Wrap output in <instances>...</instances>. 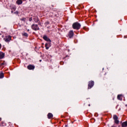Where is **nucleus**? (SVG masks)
I'll return each mask as SVG.
<instances>
[{"label": "nucleus", "mask_w": 127, "mask_h": 127, "mask_svg": "<svg viewBox=\"0 0 127 127\" xmlns=\"http://www.w3.org/2000/svg\"><path fill=\"white\" fill-rule=\"evenodd\" d=\"M72 28L73 29H76L78 30L81 28V24L78 22H75L72 24Z\"/></svg>", "instance_id": "nucleus-1"}, {"label": "nucleus", "mask_w": 127, "mask_h": 127, "mask_svg": "<svg viewBox=\"0 0 127 127\" xmlns=\"http://www.w3.org/2000/svg\"><path fill=\"white\" fill-rule=\"evenodd\" d=\"M32 28L33 30H39V27L37 24H33L32 25Z\"/></svg>", "instance_id": "nucleus-2"}, {"label": "nucleus", "mask_w": 127, "mask_h": 127, "mask_svg": "<svg viewBox=\"0 0 127 127\" xmlns=\"http://www.w3.org/2000/svg\"><path fill=\"white\" fill-rule=\"evenodd\" d=\"M113 119L115 121V124H119V123H120V122L119 121V120H118V116L117 115H114L113 116Z\"/></svg>", "instance_id": "nucleus-3"}, {"label": "nucleus", "mask_w": 127, "mask_h": 127, "mask_svg": "<svg viewBox=\"0 0 127 127\" xmlns=\"http://www.w3.org/2000/svg\"><path fill=\"white\" fill-rule=\"evenodd\" d=\"M94 86V81H90L89 82L88 84V89H91Z\"/></svg>", "instance_id": "nucleus-4"}, {"label": "nucleus", "mask_w": 127, "mask_h": 127, "mask_svg": "<svg viewBox=\"0 0 127 127\" xmlns=\"http://www.w3.org/2000/svg\"><path fill=\"white\" fill-rule=\"evenodd\" d=\"M34 68H35V66L32 64H29L27 66V68L29 70H34Z\"/></svg>", "instance_id": "nucleus-5"}, {"label": "nucleus", "mask_w": 127, "mask_h": 127, "mask_svg": "<svg viewBox=\"0 0 127 127\" xmlns=\"http://www.w3.org/2000/svg\"><path fill=\"white\" fill-rule=\"evenodd\" d=\"M73 35H74V32H73V31H70L68 34V37H69V38H72Z\"/></svg>", "instance_id": "nucleus-6"}, {"label": "nucleus", "mask_w": 127, "mask_h": 127, "mask_svg": "<svg viewBox=\"0 0 127 127\" xmlns=\"http://www.w3.org/2000/svg\"><path fill=\"white\" fill-rule=\"evenodd\" d=\"M4 40L6 42H8L10 40H11V36H7L4 39Z\"/></svg>", "instance_id": "nucleus-7"}, {"label": "nucleus", "mask_w": 127, "mask_h": 127, "mask_svg": "<svg viewBox=\"0 0 127 127\" xmlns=\"http://www.w3.org/2000/svg\"><path fill=\"white\" fill-rule=\"evenodd\" d=\"M43 39H44V40H46V41H49L50 42H51V40H50V39L47 37V36H44Z\"/></svg>", "instance_id": "nucleus-8"}, {"label": "nucleus", "mask_w": 127, "mask_h": 127, "mask_svg": "<svg viewBox=\"0 0 127 127\" xmlns=\"http://www.w3.org/2000/svg\"><path fill=\"white\" fill-rule=\"evenodd\" d=\"M4 57V53L0 52V59H2Z\"/></svg>", "instance_id": "nucleus-9"}, {"label": "nucleus", "mask_w": 127, "mask_h": 127, "mask_svg": "<svg viewBox=\"0 0 127 127\" xmlns=\"http://www.w3.org/2000/svg\"><path fill=\"white\" fill-rule=\"evenodd\" d=\"M123 95H118L117 98L118 100L122 101L123 100Z\"/></svg>", "instance_id": "nucleus-10"}, {"label": "nucleus", "mask_w": 127, "mask_h": 127, "mask_svg": "<svg viewBox=\"0 0 127 127\" xmlns=\"http://www.w3.org/2000/svg\"><path fill=\"white\" fill-rule=\"evenodd\" d=\"M16 3H17V4H22V0H17L16 1Z\"/></svg>", "instance_id": "nucleus-11"}, {"label": "nucleus", "mask_w": 127, "mask_h": 127, "mask_svg": "<svg viewBox=\"0 0 127 127\" xmlns=\"http://www.w3.org/2000/svg\"><path fill=\"white\" fill-rule=\"evenodd\" d=\"M48 119H52V118H53V115L52 113H49L48 115Z\"/></svg>", "instance_id": "nucleus-12"}, {"label": "nucleus", "mask_w": 127, "mask_h": 127, "mask_svg": "<svg viewBox=\"0 0 127 127\" xmlns=\"http://www.w3.org/2000/svg\"><path fill=\"white\" fill-rule=\"evenodd\" d=\"M122 127H127V122H124L122 124Z\"/></svg>", "instance_id": "nucleus-13"}, {"label": "nucleus", "mask_w": 127, "mask_h": 127, "mask_svg": "<svg viewBox=\"0 0 127 127\" xmlns=\"http://www.w3.org/2000/svg\"><path fill=\"white\" fill-rule=\"evenodd\" d=\"M34 20L35 22H39V20L38 19V17L37 16H35L34 18Z\"/></svg>", "instance_id": "nucleus-14"}, {"label": "nucleus", "mask_w": 127, "mask_h": 127, "mask_svg": "<svg viewBox=\"0 0 127 127\" xmlns=\"http://www.w3.org/2000/svg\"><path fill=\"white\" fill-rule=\"evenodd\" d=\"M4 76L3 73L1 72L0 74V79H1L2 78H3V77Z\"/></svg>", "instance_id": "nucleus-15"}, {"label": "nucleus", "mask_w": 127, "mask_h": 127, "mask_svg": "<svg viewBox=\"0 0 127 127\" xmlns=\"http://www.w3.org/2000/svg\"><path fill=\"white\" fill-rule=\"evenodd\" d=\"M45 47H46V49L47 50V49H49V47H48V44L46 43L45 44Z\"/></svg>", "instance_id": "nucleus-16"}, {"label": "nucleus", "mask_w": 127, "mask_h": 127, "mask_svg": "<svg viewBox=\"0 0 127 127\" xmlns=\"http://www.w3.org/2000/svg\"><path fill=\"white\" fill-rule=\"evenodd\" d=\"M23 35H24V36H26V37L28 36V35L26 33H24Z\"/></svg>", "instance_id": "nucleus-17"}, {"label": "nucleus", "mask_w": 127, "mask_h": 127, "mask_svg": "<svg viewBox=\"0 0 127 127\" xmlns=\"http://www.w3.org/2000/svg\"><path fill=\"white\" fill-rule=\"evenodd\" d=\"M4 64H5V63H4V62L0 63V65L1 66H2V65H4Z\"/></svg>", "instance_id": "nucleus-18"}, {"label": "nucleus", "mask_w": 127, "mask_h": 127, "mask_svg": "<svg viewBox=\"0 0 127 127\" xmlns=\"http://www.w3.org/2000/svg\"><path fill=\"white\" fill-rule=\"evenodd\" d=\"M31 20H32V18H30V21H31Z\"/></svg>", "instance_id": "nucleus-19"}, {"label": "nucleus", "mask_w": 127, "mask_h": 127, "mask_svg": "<svg viewBox=\"0 0 127 127\" xmlns=\"http://www.w3.org/2000/svg\"><path fill=\"white\" fill-rule=\"evenodd\" d=\"M1 48V44H0V49Z\"/></svg>", "instance_id": "nucleus-20"}, {"label": "nucleus", "mask_w": 127, "mask_h": 127, "mask_svg": "<svg viewBox=\"0 0 127 127\" xmlns=\"http://www.w3.org/2000/svg\"><path fill=\"white\" fill-rule=\"evenodd\" d=\"M60 63H61V64H64V63H63V62H61Z\"/></svg>", "instance_id": "nucleus-21"}, {"label": "nucleus", "mask_w": 127, "mask_h": 127, "mask_svg": "<svg viewBox=\"0 0 127 127\" xmlns=\"http://www.w3.org/2000/svg\"><path fill=\"white\" fill-rule=\"evenodd\" d=\"M13 9L14 10H15V7H13Z\"/></svg>", "instance_id": "nucleus-22"}, {"label": "nucleus", "mask_w": 127, "mask_h": 127, "mask_svg": "<svg viewBox=\"0 0 127 127\" xmlns=\"http://www.w3.org/2000/svg\"><path fill=\"white\" fill-rule=\"evenodd\" d=\"M15 13H17H17H18V12L16 11V12H15Z\"/></svg>", "instance_id": "nucleus-23"}, {"label": "nucleus", "mask_w": 127, "mask_h": 127, "mask_svg": "<svg viewBox=\"0 0 127 127\" xmlns=\"http://www.w3.org/2000/svg\"><path fill=\"white\" fill-rule=\"evenodd\" d=\"M1 118H0V122H1Z\"/></svg>", "instance_id": "nucleus-24"}, {"label": "nucleus", "mask_w": 127, "mask_h": 127, "mask_svg": "<svg viewBox=\"0 0 127 127\" xmlns=\"http://www.w3.org/2000/svg\"><path fill=\"white\" fill-rule=\"evenodd\" d=\"M40 62H41V60H40Z\"/></svg>", "instance_id": "nucleus-25"}]
</instances>
